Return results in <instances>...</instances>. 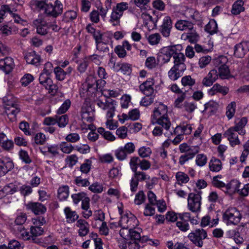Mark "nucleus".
Returning <instances> with one entry per match:
<instances>
[{"mask_svg": "<svg viewBox=\"0 0 249 249\" xmlns=\"http://www.w3.org/2000/svg\"><path fill=\"white\" fill-rule=\"evenodd\" d=\"M115 102L110 98L104 97V100L99 99L97 101V105L104 110H107V120L106 125L110 130L115 129L117 127L116 124L113 123V120L109 119L112 118L114 115L115 109Z\"/></svg>", "mask_w": 249, "mask_h": 249, "instance_id": "obj_1", "label": "nucleus"}, {"mask_svg": "<svg viewBox=\"0 0 249 249\" xmlns=\"http://www.w3.org/2000/svg\"><path fill=\"white\" fill-rule=\"evenodd\" d=\"M179 150L180 153H184L179 158L178 163L181 165H184L186 162L193 159L195 155L199 152L198 146L191 147L186 143L180 144Z\"/></svg>", "mask_w": 249, "mask_h": 249, "instance_id": "obj_2", "label": "nucleus"}, {"mask_svg": "<svg viewBox=\"0 0 249 249\" xmlns=\"http://www.w3.org/2000/svg\"><path fill=\"white\" fill-rule=\"evenodd\" d=\"M202 191L195 189L194 191L188 195L187 198L188 209L193 213L200 211L201 205Z\"/></svg>", "mask_w": 249, "mask_h": 249, "instance_id": "obj_3", "label": "nucleus"}, {"mask_svg": "<svg viewBox=\"0 0 249 249\" xmlns=\"http://www.w3.org/2000/svg\"><path fill=\"white\" fill-rule=\"evenodd\" d=\"M181 49V45L179 44L163 47L158 53L157 60L163 64L167 63L170 61L174 54Z\"/></svg>", "mask_w": 249, "mask_h": 249, "instance_id": "obj_4", "label": "nucleus"}, {"mask_svg": "<svg viewBox=\"0 0 249 249\" xmlns=\"http://www.w3.org/2000/svg\"><path fill=\"white\" fill-rule=\"evenodd\" d=\"M241 218V213L235 207L228 208L222 215L223 221L228 225H237L240 222Z\"/></svg>", "mask_w": 249, "mask_h": 249, "instance_id": "obj_5", "label": "nucleus"}, {"mask_svg": "<svg viewBox=\"0 0 249 249\" xmlns=\"http://www.w3.org/2000/svg\"><path fill=\"white\" fill-rule=\"evenodd\" d=\"M63 4L58 0L54 1V4L47 3L44 9V14L48 17L56 18L63 13Z\"/></svg>", "mask_w": 249, "mask_h": 249, "instance_id": "obj_6", "label": "nucleus"}, {"mask_svg": "<svg viewBox=\"0 0 249 249\" xmlns=\"http://www.w3.org/2000/svg\"><path fill=\"white\" fill-rule=\"evenodd\" d=\"M188 237L196 246L201 248L203 245V240L207 237V233L203 229H196L190 232Z\"/></svg>", "mask_w": 249, "mask_h": 249, "instance_id": "obj_7", "label": "nucleus"}, {"mask_svg": "<svg viewBox=\"0 0 249 249\" xmlns=\"http://www.w3.org/2000/svg\"><path fill=\"white\" fill-rule=\"evenodd\" d=\"M87 91L90 93H94L96 91H102V89L106 84L104 79L97 80L92 76L88 78Z\"/></svg>", "mask_w": 249, "mask_h": 249, "instance_id": "obj_8", "label": "nucleus"}, {"mask_svg": "<svg viewBox=\"0 0 249 249\" xmlns=\"http://www.w3.org/2000/svg\"><path fill=\"white\" fill-rule=\"evenodd\" d=\"M124 10V2L117 4L112 8L109 21L113 26L118 25L120 23V18L123 16Z\"/></svg>", "mask_w": 249, "mask_h": 249, "instance_id": "obj_9", "label": "nucleus"}, {"mask_svg": "<svg viewBox=\"0 0 249 249\" xmlns=\"http://www.w3.org/2000/svg\"><path fill=\"white\" fill-rule=\"evenodd\" d=\"M134 173L135 178H132L130 182L132 192H135L137 190L139 181H143L150 179V176L142 171H136Z\"/></svg>", "mask_w": 249, "mask_h": 249, "instance_id": "obj_10", "label": "nucleus"}, {"mask_svg": "<svg viewBox=\"0 0 249 249\" xmlns=\"http://www.w3.org/2000/svg\"><path fill=\"white\" fill-rule=\"evenodd\" d=\"M238 134L237 132L234 128L230 127L224 132L223 135L229 141L231 146L233 147L241 143Z\"/></svg>", "mask_w": 249, "mask_h": 249, "instance_id": "obj_11", "label": "nucleus"}, {"mask_svg": "<svg viewBox=\"0 0 249 249\" xmlns=\"http://www.w3.org/2000/svg\"><path fill=\"white\" fill-rule=\"evenodd\" d=\"M234 123V125L231 127L236 130L239 135H245L246 133L245 128L248 123V118L246 117L235 118Z\"/></svg>", "mask_w": 249, "mask_h": 249, "instance_id": "obj_12", "label": "nucleus"}, {"mask_svg": "<svg viewBox=\"0 0 249 249\" xmlns=\"http://www.w3.org/2000/svg\"><path fill=\"white\" fill-rule=\"evenodd\" d=\"M249 52V41H243L236 44L234 48V54L238 58H243Z\"/></svg>", "mask_w": 249, "mask_h": 249, "instance_id": "obj_13", "label": "nucleus"}, {"mask_svg": "<svg viewBox=\"0 0 249 249\" xmlns=\"http://www.w3.org/2000/svg\"><path fill=\"white\" fill-rule=\"evenodd\" d=\"M167 107L162 104H160L153 111V114L151 116V122L167 116Z\"/></svg>", "mask_w": 249, "mask_h": 249, "instance_id": "obj_14", "label": "nucleus"}, {"mask_svg": "<svg viewBox=\"0 0 249 249\" xmlns=\"http://www.w3.org/2000/svg\"><path fill=\"white\" fill-rule=\"evenodd\" d=\"M34 25L36 29V32L38 34L42 36L46 35L48 33V29L49 28V24L41 19H37L34 21Z\"/></svg>", "mask_w": 249, "mask_h": 249, "instance_id": "obj_15", "label": "nucleus"}, {"mask_svg": "<svg viewBox=\"0 0 249 249\" xmlns=\"http://www.w3.org/2000/svg\"><path fill=\"white\" fill-rule=\"evenodd\" d=\"M26 207L35 214H42L47 211L46 207L39 202H30L26 205Z\"/></svg>", "mask_w": 249, "mask_h": 249, "instance_id": "obj_16", "label": "nucleus"}, {"mask_svg": "<svg viewBox=\"0 0 249 249\" xmlns=\"http://www.w3.org/2000/svg\"><path fill=\"white\" fill-rule=\"evenodd\" d=\"M15 65L13 58L6 57L4 59L0 60V69L6 74L9 73L14 68Z\"/></svg>", "mask_w": 249, "mask_h": 249, "instance_id": "obj_17", "label": "nucleus"}, {"mask_svg": "<svg viewBox=\"0 0 249 249\" xmlns=\"http://www.w3.org/2000/svg\"><path fill=\"white\" fill-rule=\"evenodd\" d=\"M14 168L12 160L8 159H0V178L4 176Z\"/></svg>", "mask_w": 249, "mask_h": 249, "instance_id": "obj_18", "label": "nucleus"}, {"mask_svg": "<svg viewBox=\"0 0 249 249\" xmlns=\"http://www.w3.org/2000/svg\"><path fill=\"white\" fill-rule=\"evenodd\" d=\"M24 59L28 64L38 66L40 65L41 61L40 56L37 54L34 51L26 53L24 55Z\"/></svg>", "mask_w": 249, "mask_h": 249, "instance_id": "obj_19", "label": "nucleus"}, {"mask_svg": "<svg viewBox=\"0 0 249 249\" xmlns=\"http://www.w3.org/2000/svg\"><path fill=\"white\" fill-rule=\"evenodd\" d=\"M154 84L153 79L149 78L140 86V89L145 95H151L154 92Z\"/></svg>", "mask_w": 249, "mask_h": 249, "instance_id": "obj_20", "label": "nucleus"}, {"mask_svg": "<svg viewBox=\"0 0 249 249\" xmlns=\"http://www.w3.org/2000/svg\"><path fill=\"white\" fill-rule=\"evenodd\" d=\"M180 51H178L174 54L173 57L174 59V65L173 67L185 70L186 69V66L184 63L185 57L183 53H180Z\"/></svg>", "mask_w": 249, "mask_h": 249, "instance_id": "obj_21", "label": "nucleus"}, {"mask_svg": "<svg viewBox=\"0 0 249 249\" xmlns=\"http://www.w3.org/2000/svg\"><path fill=\"white\" fill-rule=\"evenodd\" d=\"M20 111V108L18 105L12 107H5V113L11 122H14L16 120L17 114Z\"/></svg>", "mask_w": 249, "mask_h": 249, "instance_id": "obj_22", "label": "nucleus"}, {"mask_svg": "<svg viewBox=\"0 0 249 249\" xmlns=\"http://www.w3.org/2000/svg\"><path fill=\"white\" fill-rule=\"evenodd\" d=\"M182 38H184V40H188L191 43H196L199 40L200 37L194 27L193 29L183 33Z\"/></svg>", "mask_w": 249, "mask_h": 249, "instance_id": "obj_23", "label": "nucleus"}, {"mask_svg": "<svg viewBox=\"0 0 249 249\" xmlns=\"http://www.w3.org/2000/svg\"><path fill=\"white\" fill-rule=\"evenodd\" d=\"M218 78L217 71L216 70H211L202 80V84L206 87H210Z\"/></svg>", "mask_w": 249, "mask_h": 249, "instance_id": "obj_24", "label": "nucleus"}, {"mask_svg": "<svg viewBox=\"0 0 249 249\" xmlns=\"http://www.w3.org/2000/svg\"><path fill=\"white\" fill-rule=\"evenodd\" d=\"M125 217L127 218L126 221L127 226L125 229L128 231L135 229L138 226V221L136 217L132 214L130 212H125Z\"/></svg>", "mask_w": 249, "mask_h": 249, "instance_id": "obj_25", "label": "nucleus"}, {"mask_svg": "<svg viewBox=\"0 0 249 249\" xmlns=\"http://www.w3.org/2000/svg\"><path fill=\"white\" fill-rule=\"evenodd\" d=\"M229 91V89L226 86H222L216 83L208 90V94L211 96H213L216 93H220L223 95H226Z\"/></svg>", "mask_w": 249, "mask_h": 249, "instance_id": "obj_26", "label": "nucleus"}, {"mask_svg": "<svg viewBox=\"0 0 249 249\" xmlns=\"http://www.w3.org/2000/svg\"><path fill=\"white\" fill-rule=\"evenodd\" d=\"M176 28L180 31H187L193 29L194 24L188 20H179L175 24Z\"/></svg>", "mask_w": 249, "mask_h": 249, "instance_id": "obj_27", "label": "nucleus"}, {"mask_svg": "<svg viewBox=\"0 0 249 249\" xmlns=\"http://www.w3.org/2000/svg\"><path fill=\"white\" fill-rule=\"evenodd\" d=\"M95 43L96 44L97 49L100 51H106V50H108L107 47L100 48V46L103 44H106V43L104 41H106V39L104 38L103 34H102L100 30H97L95 34H94L93 36Z\"/></svg>", "mask_w": 249, "mask_h": 249, "instance_id": "obj_28", "label": "nucleus"}, {"mask_svg": "<svg viewBox=\"0 0 249 249\" xmlns=\"http://www.w3.org/2000/svg\"><path fill=\"white\" fill-rule=\"evenodd\" d=\"M77 226L79 228L78 233L80 236H86L89 231V224L84 219H79L77 221Z\"/></svg>", "mask_w": 249, "mask_h": 249, "instance_id": "obj_29", "label": "nucleus"}, {"mask_svg": "<svg viewBox=\"0 0 249 249\" xmlns=\"http://www.w3.org/2000/svg\"><path fill=\"white\" fill-rule=\"evenodd\" d=\"M153 124H158L166 131H168L171 126V123L168 116L159 119L151 122Z\"/></svg>", "mask_w": 249, "mask_h": 249, "instance_id": "obj_30", "label": "nucleus"}, {"mask_svg": "<svg viewBox=\"0 0 249 249\" xmlns=\"http://www.w3.org/2000/svg\"><path fill=\"white\" fill-rule=\"evenodd\" d=\"M185 71L178 67H173L168 72V77L171 80H177L183 75Z\"/></svg>", "mask_w": 249, "mask_h": 249, "instance_id": "obj_31", "label": "nucleus"}, {"mask_svg": "<svg viewBox=\"0 0 249 249\" xmlns=\"http://www.w3.org/2000/svg\"><path fill=\"white\" fill-rule=\"evenodd\" d=\"M192 128L190 124H185L183 123L182 124L178 125L174 129V133H180L182 135H188L191 134Z\"/></svg>", "mask_w": 249, "mask_h": 249, "instance_id": "obj_32", "label": "nucleus"}, {"mask_svg": "<svg viewBox=\"0 0 249 249\" xmlns=\"http://www.w3.org/2000/svg\"><path fill=\"white\" fill-rule=\"evenodd\" d=\"M18 187L13 183L6 185L3 189L0 191V196H5L7 195H12L16 193L18 190Z\"/></svg>", "mask_w": 249, "mask_h": 249, "instance_id": "obj_33", "label": "nucleus"}, {"mask_svg": "<svg viewBox=\"0 0 249 249\" xmlns=\"http://www.w3.org/2000/svg\"><path fill=\"white\" fill-rule=\"evenodd\" d=\"M64 213L66 214L67 222L69 223H73L77 220L79 217L75 211L71 210L70 207H66L64 209Z\"/></svg>", "mask_w": 249, "mask_h": 249, "instance_id": "obj_34", "label": "nucleus"}, {"mask_svg": "<svg viewBox=\"0 0 249 249\" xmlns=\"http://www.w3.org/2000/svg\"><path fill=\"white\" fill-rule=\"evenodd\" d=\"M209 168L213 172H218L222 168V163L219 159L212 157L209 162Z\"/></svg>", "mask_w": 249, "mask_h": 249, "instance_id": "obj_35", "label": "nucleus"}, {"mask_svg": "<svg viewBox=\"0 0 249 249\" xmlns=\"http://www.w3.org/2000/svg\"><path fill=\"white\" fill-rule=\"evenodd\" d=\"M244 2L242 0L236 1L232 5L231 12L233 15H238L241 12L244 11L245 8L243 7Z\"/></svg>", "mask_w": 249, "mask_h": 249, "instance_id": "obj_36", "label": "nucleus"}, {"mask_svg": "<svg viewBox=\"0 0 249 249\" xmlns=\"http://www.w3.org/2000/svg\"><path fill=\"white\" fill-rule=\"evenodd\" d=\"M182 214V213H178V219L180 221L177 222L176 225L181 231L185 232L189 230L190 226L186 219L181 218Z\"/></svg>", "mask_w": 249, "mask_h": 249, "instance_id": "obj_37", "label": "nucleus"}, {"mask_svg": "<svg viewBox=\"0 0 249 249\" xmlns=\"http://www.w3.org/2000/svg\"><path fill=\"white\" fill-rule=\"evenodd\" d=\"M218 76L222 79L228 78L230 72L228 67L226 64H221L218 67V73L217 72Z\"/></svg>", "mask_w": 249, "mask_h": 249, "instance_id": "obj_38", "label": "nucleus"}, {"mask_svg": "<svg viewBox=\"0 0 249 249\" xmlns=\"http://www.w3.org/2000/svg\"><path fill=\"white\" fill-rule=\"evenodd\" d=\"M148 43L151 45H156L159 44L161 39V36L159 33H154L146 36Z\"/></svg>", "mask_w": 249, "mask_h": 249, "instance_id": "obj_39", "label": "nucleus"}, {"mask_svg": "<svg viewBox=\"0 0 249 249\" xmlns=\"http://www.w3.org/2000/svg\"><path fill=\"white\" fill-rule=\"evenodd\" d=\"M205 30L211 35H213L217 32V24L214 19L211 20L205 26Z\"/></svg>", "mask_w": 249, "mask_h": 249, "instance_id": "obj_40", "label": "nucleus"}, {"mask_svg": "<svg viewBox=\"0 0 249 249\" xmlns=\"http://www.w3.org/2000/svg\"><path fill=\"white\" fill-rule=\"evenodd\" d=\"M69 187L67 185L63 186L58 189V197L60 200H65L69 196Z\"/></svg>", "mask_w": 249, "mask_h": 249, "instance_id": "obj_41", "label": "nucleus"}, {"mask_svg": "<svg viewBox=\"0 0 249 249\" xmlns=\"http://www.w3.org/2000/svg\"><path fill=\"white\" fill-rule=\"evenodd\" d=\"M176 178L178 184H185L189 181L188 176L182 172H178L176 174Z\"/></svg>", "mask_w": 249, "mask_h": 249, "instance_id": "obj_42", "label": "nucleus"}, {"mask_svg": "<svg viewBox=\"0 0 249 249\" xmlns=\"http://www.w3.org/2000/svg\"><path fill=\"white\" fill-rule=\"evenodd\" d=\"M241 183L236 179L232 180L230 183L226 184V192L229 190L233 189L234 192H239Z\"/></svg>", "mask_w": 249, "mask_h": 249, "instance_id": "obj_43", "label": "nucleus"}, {"mask_svg": "<svg viewBox=\"0 0 249 249\" xmlns=\"http://www.w3.org/2000/svg\"><path fill=\"white\" fill-rule=\"evenodd\" d=\"M142 128V125L139 123L130 124L127 127H125V137L127 136V131L128 129L131 133H136L140 131Z\"/></svg>", "mask_w": 249, "mask_h": 249, "instance_id": "obj_44", "label": "nucleus"}, {"mask_svg": "<svg viewBox=\"0 0 249 249\" xmlns=\"http://www.w3.org/2000/svg\"><path fill=\"white\" fill-rule=\"evenodd\" d=\"M45 4L43 0H32L30 1L31 7L34 10H44Z\"/></svg>", "mask_w": 249, "mask_h": 249, "instance_id": "obj_45", "label": "nucleus"}, {"mask_svg": "<svg viewBox=\"0 0 249 249\" xmlns=\"http://www.w3.org/2000/svg\"><path fill=\"white\" fill-rule=\"evenodd\" d=\"M140 116L139 110L137 108L133 109L128 113V115L125 114V121L129 119L132 121L137 120L139 119Z\"/></svg>", "mask_w": 249, "mask_h": 249, "instance_id": "obj_46", "label": "nucleus"}, {"mask_svg": "<svg viewBox=\"0 0 249 249\" xmlns=\"http://www.w3.org/2000/svg\"><path fill=\"white\" fill-rule=\"evenodd\" d=\"M219 105L217 102L211 100L204 105V111L209 110L211 112H214L217 109Z\"/></svg>", "mask_w": 249, "mask_h": 249, "instance_id": "obj_47", "label": "nucleus"}, {"mask_svg": "<svg viewBox=\"0 0 249 249\" xmlns=\"http://www.w3.org/2000/svg\"><path fill=\"white\" fill-rule=\"evenodd\" d=\"M236 104L234 102H231L227 107L226 114L229 120L231 119L235 112Z\"/></svg>", "mask_w": 249, "mask_h": 249, "instance_id": "obj_48", "label": "nucleus"}, {"mask_svg": "<svg viewBox=\"0 0 249 249\" xmlns=\"http://www.w3.org/2000/svg\"><path fill=\"white\" fill-rule=\"evenodd\" d=\"M181 84L184 87H192L196 83V80L191 77L190 75H186L181 78Z\"/></svg>", "mask_w": 249, "mask_h": 249, "instance_id": "obj_49", "label": "nucleus"}, {"mask_svg": "<svg viewBox=\"0 0 249 249\" xmlns=\"http://www.w3.org/2000/svg\"><path fill=\"white\" fill-rule=\"evenodd\" d=\"M47 149L48 155L51 154V158L54 157L58 155V146L57 145H50L44 147V149Z\"/></svg>", "mask_w": 249, "mask_h": 249, "instance_id": "obj_50", "label": "nucleus"}, {"mask_svg": "<svg viewBox=\"0 0 249 249\" xmlns=\"http://www.w3.org/2000/svg\"><path fill=\"white\" fill-rule=\"evenodd\" d=\"M128 237L130 238V241L142 242V239L141 238L140 233L138 231L135 230V229L129 231Z\"/></svg>", "mask_w": 249, "mask_h": 249, "instance_id": "obj_51", "label": "nucleus"}, {"mask_svg": "<svg viewBox=\"0 0 249 249\" xmlns=\"http://www.w3.org/2000/svg\"><path fill=\"white\" fill-rule=\"evenodd\" d=\"M54 73L57 80L59 81L63 80L66 76L65 71L60 67H56L54 69Z\"/></svg>", "mask_w": 249, "mask_h": 249, "instance_id": "obj_52", "label": "nucleus"}, {"mask_svg": "<svg viewBox=\"0 0 249 249\" xmlns=\"http://www.w3.org/2000/svg\"><path fill=\"white\" fill-rule=\"evenodd\" d=\"M39 82L41 85L45 88H47V85L52 83V79L46 74L40 73L39 77Z\"/></svg>", "mask_w": 249, "mask_h": 249, "instance_id": "obj_53", "label": "nucleus"}, {"mask_svg": "<svg viewBox=\"0 0 249 249\" xmlns=\"http://www.w3.org/2000/svg\"><path fill=\"white\" fill-rule=\"evenodd\" d=\"M91 161L89 159L85 160V162L82 164L80 167V171L84 174H88L90 170Z\"/></svg>", "mask_w": 249, "mask_h": 249, "instance_id": "obj_54", "label": "nucleus"}, {"mask_svg": "<svg viewBox=\"0 0 249 249\" xmlns=\"http://www.w3.org/2000/svg\"><path fill=\"white\" fill-rule=\"evenodd\" d=\"M89 189L94 193H101L103 191V185L97 182L92 183L91 185L89 184Z\"/></svg>", "mask_w": 249, "mask_h": 249, "instance_id": "obj_55", "label": "nucleus"}, {"mask_svg": "<svg viewBox=\"0 0 249 249\" xmlns=\"http://www.w3.org/2000/svg\"><path fill=\"white\" fill-rule=\"evenodd\" d=\"M207 162V156L204 154H198L196 159V164L199 166L202 167L204 166Z\"/></svg>", "mask_w": 249, "mask_h": 249, "instance_id": "obj_56", "label": "nucleus"}, {"mask_svg": "<svg viewBox=\"0 0 249 249\" xmlns=\"http://www.w3.org/2000/svg\"><path fill=\"white\" fill-rule=\"evenodd\" d=\"M141 17L143 20V23L145 26H148V25L150 23L153 24L154 27L156 26L154 20L149 14L143 13L141 15Z\"/></svg>", "mask_w": 249, "mask_h": 249, "instance_id": "obj_57", "label": "nucleus"}, {"mask_svg": "<svg viewBox=\"0 0 249 249\" xmlns=\"http://www.w3.org/2000/svg\"><path fill=\"white\" fill-rule=\"evenodd\" d=\"M141 159L138 157H132L129 162L130 168L133 172L137 170L138 167L140 166Z\"/></svg>", "mask_w": 249, "mask_h": 249, "instance_id": "obj_58", "label": "nucleus"}, {"mask_svg": "<svg viewBox=\"0 0 249 249\" xmlns=\"http://www.w3.org/2000/svg\"><path fill=\"white\" fill-rule=\"evenodd\" d=\"M57 119V124L60 127H64L69 122V118L67 115H63L58 117L55 116Z\"/></svg>", "mask_w": 249, "mask_h": 249, "instance_id": "obj_59", "label": "nucleus"}, {"mask_svg": "<svg viewBox=\"0 0 249 249\" xmlns=\"http://www.w3.org/2000/svg\"><path fill=\"white\" fill-rule=\"evenodd\" d=\"M139 156L142 158H147L150 156L152 151L150 148L143 146L139 148L138 150Z\"/></svg>", "mask_w": 249, "mask_h": 249, "instance_id": "obj_60", "label": "nucleus"}, {"mask_svg": "<svg viewBox=\"0 0 249 249\" xmlns=\"http://www.w3.org/2000/svg\"><path fill=\"white\" fill-rule=\"evenodd\" d=\"M186 12L190 14V17L193 20L196 21L199 20L200 15L198 11L193 8H188Z\"/></svg>", "mask_w": 249, "mask_h": 249, "instance_id": "obj_61", "label": "nucleus"}, {"mask_svg": "<svg viewBox=\"0 0 249 249\" xmlns=\"http://www.w3.org/2000/svg\"><path fill=\"white\" fill-rule=\"evenodd\" d=\"M45 135L42 133H37L34 138L35 143L36 144L42 145L46 142Z\"/></svg>", "mask_w": 249, "mask_h": 249, "instance_id": "obj_62", "label": "nucleus"}, {"mask_svg": "<svg viewBox=\"0 0 249 249\" xmlns=\"http://www.w3.org/2000/svg\"><path fill=\"white\" fill-rule=\"evenodd\" d=\"M71 102L70 99L66 100L61 106L58 108L57 113L58 114H62L65 113L70 107Z\"/></svg>", "mask_w": 249, "mask_h": 249, "instance_id": "obj_63", "label": "nucleus"}, {"mask_svg": "<svg viewBox=\"0 0 249 249\" xmlns=\"http://www.w3.org/2000/svg\"><path fill=\"white\" fill-rule=\"evenodd\" d=\"M31 232L32 234V239L35 240V237L41 235L43 233V230L41 227L36 226L31 228Z\"/></svg>", "mask_w": 249, "mask_h": 249, "instance_id": "obj_64", "label": "nucleus"}]
</instances>
